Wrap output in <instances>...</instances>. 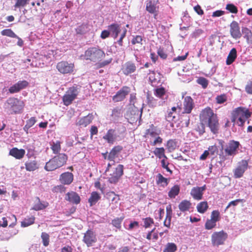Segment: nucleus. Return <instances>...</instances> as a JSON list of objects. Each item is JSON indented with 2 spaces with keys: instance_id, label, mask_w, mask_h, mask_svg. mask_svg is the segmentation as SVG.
Masks as SVG:
<instances>
[{
  "instance_id": "60",
  "label": "nucleus",
  "mask_w": 252,
  "mask_h": 252,
  "mask_svg": "<svg viewBox=\"0 0 252 252\" xmlns=\"http://www.w3.org/2000/svg\"><path fill=\"white\" fill-rule=\"evenodd\" d=\"M203 122H201L199 124H198L197 125V126L195 128V130L196 131H198L199 134H202L205 132V125L203 123Z\"/></svg>"
},
{
  "instance_id": "51",
  "label": "nucleus",
  "mask_w": 252,
  "mask_h": 252,
  "mask_svg": "<svg viewBox=\"0 0 252 252\" xmlns=\"http://www.w3.org/2000/svg\"><path fill=\"white\" fill-rule=\"evenodd\" d=\"M165 93L166 91L163 87L157 88L154 91V94L159 98H162Z\"/></svg>"
},
{
  "instance_id": "57",
  "label": "nucleus",
  "mask_w": 252,
  "mask_h": 252,
  "mask_svg": "<svg viewBox=\"0 0 252 252\" xmlns=\"http://www.w3.org/2000/svg\"><path fill=\"white\" fill-rule=\"evenodd\" d=\"M147 103L149 106L154 107H155L157 103V100L154 97L149 95H147Z\"/></svg>"
},
{
  "instance_id": "49",
  "label": "nucleus",
  "mask_w": 252,
  "mask_h": 252,
  "mask_svg": "<svg viewBox=\"0 0 252 252\" xmlns=\"http://www.w3.org/2000/svg\"><path fill=\"white\" fill-rule=\"evenodd\" d=\"M43 245L45 247H47L49 244L50 236L46 232H42L41 235Z\"/></svg>"
},
{
  "instance_id": "47",
  "label": "nucleus",
  "mask_w": 252,
  "mask_h": 252,
  "mask_svg": "<svg viewBox=\"0 0 252 252\" xmlns=\"http://www.w3.org/2000/svg\"><path fill=\"white\" fill-rule=\"evenodd\" d=\"M88 30V27L87 24H83L77 27L75 29L77 34H82L85 33Z\"/></svg>"
},
{
  "instance_id": "37",
  "label": "nucleus",
  "mask_w": 252,
  "mask_h": 252,
  "mask_svg": "<svg viewBox=\"0 0 252 252\" xmlns=\"http://www.w3.org/2000/svg\"><path fill=\"white\" fill-rule=\"evenodd\" d=\"M177 141L176 139H169L167 141L166 148L169 152H173L177 148Z\"/></svg>"
},
{
  "instance_id": "2",
  "label": "nucleus",
  "mask_w": 252,
  "mask_h": 252,
  "mask_svg": "<svg viewBox=\"0 0 252 252\" xmlns=\"http://www.w3.org/2000/svg\"><path fill=\"white\" fill-rule=\"evenodd\" d=\"M24 102L14 97L8 98L3 105L4 112L7 115L20 114L24 107Z\"/></svg>"
},
{
  "instance_id": "14",
  "label": "nucleus",
  "mask_w": 252,
  "mask_h": 252,
  "mask_svg": "<svg viewBox=\"0 0 252 252\" xmlns=\"http://www.w3.org/2000/svg\"><path fill=\"white\" fill-rule=\"evenodd\" d=\"M130 89L127 86L123 87L117 93L113 96V100L115 102H119L123 100L126 96L129 94Z\"/></svg>"
},
{
  "instance_id": "11",
  "label": "nucleus",
  "mask_w": 252,
  "mask_h": 252,
  "mask_svg": "<svg viewBox=\"0 0 252 252\" xmlns=\"http://www.w3.org/2000/svg\"><path fill=\"white\" fill-rule=\"evenodd\" d=\"M83 242L88 247H91L97 241L96 236L92 229H88L85 233L83 238Z\"/></svg>"
},
{
  "instance_id": "21",
  "label": "nucleus",
  "mask_w": 252,
  "mask_h": 252,
  "mask_svg": "<svg viewBox=\"0 0 252 252\" xmlns=\"http://www.w3.org/2000/svg\"><path fill=\"white\" fill-rule=\"evenodd\" d=\"M66 200L75 204H79L81 201L79 195L74 191L67 193L66 194Z\"/></svg>"
},
{
  "instance_id": "32",
  "label": "nucleus",
  "mask_w": 252,
  "mask_h": 252,
  "mask_svg": "<svg viewBox=\"0 0 252 252\" xmlns=\"http://www.w3.org/2000/svg\"><path fill=\"white\" fill-rule=\"evenodd\" d=\"M156 183L163 187L167 186L169 183V179L164 177L160 173L157 175Z\"/></svg>"
},
{
  "instance_id": "26",
  "label": "nucleus",
  "mask_w": 252,
  "mask_h": 252,
  "mask_svg": "<svg viewBox=\"0 0 252 252\" xmlns=\"http://www.w3.org/2000/svg\"><path fill=\"white\" fill-rule=\"evenodd\" d=\"M122 150L123 147L121 146H117L113 147L108 156V159L110 161L114 160L117 156L118 153Z\"/></svg>"
},
{
  "instance_id": "7",
  "label": "nucleus",
  "mask_w": 252,
  "mask_h": 252,
  "mask_svg": "<svg viewBox=\"0 0 252 252\" xmlns=\"http://www.w3.org/2000/svg\"><path fill=\"white\" fill-rule=\"evenodd\" d=\"M79 88L76 86L69 87L63 96V101L65 106H68L77 98Z\"/></svg>"
},
{
  "instance_id": "59",
  "label": "nucleus",
  "mask_w": 252,
  "mask_h": 252,
  "mask_svg": "<svg viewBox=\"0 0 252 252\" xmlns=\"http://www.w3.org/2000/svg\"><path fill=\"white\" fill-rule=\"evenodd\" d=\"M166 119L168 121L176 122L177 118V114L174 113L172 112L169 111L167 116H166Z\"/></svg>"
},
{
  "instance_id": "35",
  "label": "nucleus",
  "mask_w": 252,
  "mask_h": 252,
  "mask_svg": "<svg viewBox=\"0 0 252 252\" xmlns=\"http://www.w3.org/2000/svg\"><path fill=\"white\" fill-rule=\"evenodd\" d=\"M208 208L209 206L207 201L200 202L196 206L197 211L200 214H204Z\"/></svg>"
},
{
  "instance_id": "25",
  "label": "nucleus",
  "mask_w": 252,
  "mask_h": 252,
  "mask_svg": "<svg viewBox=\"0 0 252 252\" xmlns=\"http://www.w3.org/2000/svg\"><path fill=\"white\" fill-rule=\"evenodd\" d=\"M48 205L49 203L47 202L43 201L41 202L39 197H37L32 209L35 211H39L46 208Z\"/></svg>"
},
{
  "instance_id": "48",
  "label": "nucleus",
  "mask_w": 252,
  "mask_h": 252,
  "mask_svg": "<svg viewBox=\"0 0 252 252\" xmlns=\"http://www.w3.org/2000/svg\"><path fill=\"white\" fill-rule=\"evenodd\" d=\"M216 222L211 219H207L205 224V228L207 230H211L216 226Z\"/></svg>"
},
{
  "instance_id": "33",
  "label": "nucleus",
  "mask_w": 252,
  "mask_h": 252,
  "mask_svg": "<svg viewBox=\"0 0 252 252\" xmlns=\"http://www.w3.org/2000/svg\"><path fill=\"white\" fill-rule=\"evenodd\" d=\"M106 198L112 203H117L120 200L119 195L114 191H109L106 194Z\"/></svg>"
},
{
  "instance_id": "5",
  "label": "nucleus",
  "mask_w": 252,
  "mask_h": 252,
  "mask_svg": "<svg viewBox=\"0 0 252 252\" xmlns=\"http://www.w3.org/2000/svg\"><path fill=\"white\" fill-rule=\"evenodd\" d=\"M126 133V128L124 126H118L116 129H109L103 138L108 143L113 144L117 138L120 140L123 139Z\"/></svg>"
},
{
  "instance_id": "46",
  "label": "nucleus",
  "mask_w": 252,
  "mask_h": 252,
  "mask_svg": "<svg viewBox=\"0 0 252 252\" xmlns=\"http://www.w3.org/2000/svg\"><path fill=\"white\" fill-rule=\"evenodd\" d=\"M51 149L54 154H57L59 153L61 149V142L59 141H57L56 142H53L51 145Z\"/></svg>"
},
{
  "instance_id": "34",
  "label": "nucleus",
  "mask_w": 252,
  "mask_h": 252,
  "mask_svg": "<svg viewBox=\"0 0 252 252\" xmlns=\"http://www.w3.org/2000/svg\"><path fill=\"white\" fill-rule=\"evenodd\" d=\"M153 153L158 158H167V156L165 154V149L163 147L156 148L153 151Z\"/></svg>"
},
{
  "instance_id": "18",
  "label": "nucleus",
  "mask_w": 252,
  "mask_h": 252,
  "mask_svg": "<svg viewBox=\"0 0 252 252\" xmlns=\"http://www.w3.org/2000/svg\"><path fill=\"white\" fill-rule=\"evenodd\" d=\"M194 107V103L192 98L187 96L184 98L183 101V113L189 114L191 112L192 110Z\"/></svg>"
},
{
  "instance_id": "58",
  "label": "nucleus",
  "mask_w": 252,
  "mask_h": 252,
  "mask_svg": "<svg viewBox=\"0 0 252 252\" xmlns=\"http://www.w3.org/2000/svg\"><path fill=\"white\" fill-rule=\"evenodd\" d=\"M112 61V58H110L108 60H105L101 62H98L96 63L97 68L103 67L109 64H110Z\"/></svg>"
},
{
  "instance_id": "4",
  "label": "nucleus",
  "mask_w": 252,
  "mask_h": 252,
  "mask_svg": "<svg viewBox=\"0 0 252 252\" xmlns=\"http://www.w3.org/2000/svg\"><path fill=\"white\" fill-rule=\"evenodd\" d=\"M67 156L64 153H59L46 163L44 169L47 171H52L59 168L66 163Z\"/></svg>"
},
{
  "instance_id": "38",
  "label": "nucleus",
  "mask_w": 252,
  "mask_h": 252,
  "mask_svg": "<svg viewBox=\"0 0 252 252\" xmlns=\"http://www.w3.org/2000/svg\"><path fill=\"white\" fill-rule=\"evenodd\" d=\"M14 1L15 2L14 7L16 9L26 7L29 4L31 0H14Z\"/></svg>"
},
{
  "instance_id": "30",
  "label": "nucleus",
  "mask_w": 252,
  "mask_h": 252,
  "mask_svg": "<svg viewBox=\"0 0 252 252\" xmlns=\"http://www.w3.org/2000/svg\"><path fill=\"white\" fill-rule=\"evenodd\" d=\"M191 203L190 201L184 200L182 201L179 204V209L182 212L189 211L191 208Z\"/></svg>"
},
{
  "instance_id": "31",
  "label": "nucleus",
  "mask_w": 252,
  "mask_h": 252,
  "mask_svg": "<svg viewBox=\"0 0 252 252\" xmlns=\"http://www.w3.org/2000/svg\"><path fill=\"white\" fill-rule=\"evenodd\" d=\"M158 135H159V133L157 132V127L154 126L153 124L150 126V127L146 129L145 133V137H146L149 136L154 137Z\"/></svg>"
},
{
  "instance_id": "24",
  "label": "nucleus",
  "mask_w": 252,
  "mask_h": 252,
  "mask_svg": "<svg viewBox=\"0 0 252 252\" xmlns=\"http://www.w3.org/2000/svg\"><path fill=\"white\" fill-rule=\"evenodd\" d=\"M25 168L28 171H34L38 169V162L36 160H30L25 163Z\"/></svg>"
},
{
  "instance_id": "54",
  "label": "nucleus",
  "mask_w": 252,
  "mask_h": 252,
  "mask_svg": "<svg viewBox=\"0 0 252 252\" xmlns=\"http://www.w3.org/2000/svg\"><path fill=\"white\" fill-rule=\"evenodd\" d=\"M167 158H162L161 160V165L163 168L165 169L166 170L169 172L170 174H172V171L168 167L169 164V162L167 160Z\"/></svg>"
},
{
  "instance_id": "22",
  "label": "nucleus",
  "mask_w": 252,
  "mask_h": 252,
  "mask_svg": "<svg viewBox=\"0 0 252 252\" xmlns=\"http://www.w3.org/2000/svg\"><path fill=\"white\" fill-rule=\"evenodd\" d=\"M9 154L16 159H21L24 157L25 151L23 149H18L17 148H13L10 150Z\"/></svg>"
},
{
  "instance_id": "56",
  "label": "nucleus",
  "mask_w": 252,
  "mask_h": 252,
  "mask_svg": "<svg viewBox=\"0 0 252 252\" xmlns=\"http://www.w3.org/2000/svg\"><path fill=\"white\" fill-rule=\"evenodd\" d=\"M216 102L218 104H222L227 100V96L225 94L217 95L216 97Z\"/></svg>"
},
{
  "instance_id": "29",
  "label": "nucleus",
  "mask_w": 252,
  "mask_h": 252,
  "mask_svg": "<svg viewBox=\"0 0 252 252\" xmlns=\"http://www.w3.org/2000/svg\"><path fill=\"white\" fill-rule=\"evenodd\" d=\"M237 58V51L235 48H232L229 52L226 61V64L230 65L232 64Z\"/></svg>"
},
{
  "instance_id": "3",
  "label": "nucleus",
  "mask_w": 252,
  "mask_h": 252,
  "mask_svg": "<svg viewBox=\"0 0 252 252\" xmlns=\"http://www.w3.org/2000/svg\"><path fill=\"white\" fill-rule=\"evenodd\" d=\"M252 112L248 108L244 107H238L231 112V121L241 127L244 126L247 119L251 117Z\"/></svg>"
},
{
  "instance_id": "19",
  "label": "nucleus",
  "mask_w": 252,
  "mask_h": 252,
  "mask_svg": "<svg viewBox=\"0 0 252 252\" xmlns=\"http://www.w3.org/2000/svg\"><path fill=\"white\" fill-rule=\"evenodd\" d=\"M239 145V142L238 141H230L225 149V153L228 156L235 155Z\"/></svg>"
},
{
  "instance_id": "6",
  "label": "nucleus",
  "mask_w": 252,
  "mask_h": 252,
  "mask_svg": "<svg viewBox=\"0 0 252 252\" xmlns=\"http://www.w3.org/2000/svg\"><path fill=\"white\" fill-rule=\"evenodd\" d=\"M105 56L104 52L98 47L89 48L84 53V57L86 60L93 62L100 61Z\"/></svg>"
},
{
  "instance_id": "8",
  "label": "nucleus",
  "mask_w": 252,
  "mask_h": 252,
  "mask_svg": "<svg viewBox=\"0 0 252 252\" xmlns=\"http://www.w3.org/2000/svg\"><path fill=\"white\" fill-rule=\"evenodd\" d=\"M227 238V233L223 230L214 232L211 235L212 244L215 247L222 245L224 244Z\"/></svg>"
},
{
  "instance_id": "40",
  "label": "nucleus",
  "mask_w": 252,
  "mask_h": 252,
  "mask_svg": "<svg viewBox=\"0 0 252 252\" xmlns=\"http://www.w3.org/2000/svg\"><path fill=\"white\" fill-rule=\"evenodd\" d=\"M155 229H156V228L155 227L154 228H153L152 230H151L147 233V234L146 236V238L148 240L150 241V240H153V241L155 242L158 239V234L157 232H155Z\"/></svg>"
},
{
  "instance_id": "28",
  "label": "nucleus",
  "mask_w": 252,
  "mask_h": 252,
  "mask_svg": "<svg viewBox=\"0 0 252 252\" xmlns=\"http://www.w3.org/2000/svg\"><path fill=\"white\" fill-rule=\"evenodd\" d=\"M108 29L110 33L113 35L114 38H116L121 31L120 25L116 23H113L108 26Z\"/></svg>"
},
{
  "instance_id": "62",
  "label": "nucleus",
  "mask_w": 252,
  "mask_h": 252,
  "mask_svg": "<svg viewBox=\"0 0 252 252\" xmlns=\"http://www.w3.org/2000/svg\"><path fill=\"white\" fill-rule=\"evenodd\" d=\"M162 141H163L162 138L160 136H158V137H156V138L155 139V140L153 141L150 142V144L152 146H154L157 145L161 144L162 143Z\"/></svg>"
},
{
  "instance_id": "41",
  "label": "nucleus",
  "mask_w": 252,
  "mask_h": 252,
  "mask_svg": "<svg viewBox=\"0 0 252 252\" xmlns=\"http://www.w3.org/2000/svg\"><path fill=\"white\" fill-rule=\"evenodd\" d=\"M124 219V217L115 218L112 220V224L115 227L117 228L119 230H120L121 229V223Z\"/></svg>"
},
{
  "instance_id": "53",
  "label": "nucleus",
  "mask_w": 252,
  "mask_h": 252,
  "mask_svg": "<svg viewBox=\"0 0 252 252\" xmlns=\"http://www.w3.org/2000/svg\"><path fill=\"white\" fill-rule=\"evenodd\" d=\"M225 9L230 13L233 14H236L238 11L237 7L232 3H228L226 4Z\"/></svg>"
},
{
  "instance_id": "20",
  "label": "nucleus",
  "mask_w": 252,
  "mask_h": 252,
  "mask_svg": "<svg viewBox=\"0 0 252 252\" xmlns=\"http://www.w3.org/2000/svg\"><path fill=\"white\" fill-rule=\"evenodd\" d=\"M59 180L63 184L69 185L73 180V175L69 172L63 173L60 175Z\"/></svg>"
},
{
  "instance_id": "23",
  "label": "nucleus",
  "mask_w": 252,
  "mask_h": 252,
  "mask_svg": "<svg viewBox=\"0 0 252 252\" xmlns=\"http://www.w3.org/2000/svg\"><path fill=\"white\" fill-rule=\"evenodd\" d=\"M93 120V115L89 114L87 116L81 118L78 120L76 125L80 126L86 127L92 122Z\"/></svg>"
},
{
  "instance_id": "43",
  "label": "nucleus",
  "mask_w": 252,
  "mask_h": 252,
  "mask_svg": "<svg viewBox=\"0 0 252 252\" xmlns=\"http://www.w3.org/2000/svg\"><path fill=\"white\" fill-rule=\"evenodd\" d=\"M122 116V112L119 108L117 107L112 110L111 116L114 120H116Z\"/></svg>"
},
{
  "instance_id": "15",
  "label": "nucleus",
  "mask_w": 252,
  "mask_h": 252,
  "mask_svg": "<svg viewBox=\"0 0 252 252\" xmlns=\"http://www.w3.org/2000/svg\"><path fill=\"white\" fill-rule=\"evenodd\" d=\"M206 189V186L205 185L201 187H193L191 189L190 195L194 200H201L203 198V192Z\"/></svg>"
},
{
  "instance_id": "10",
  "label": "nucleus",
  "mask_w": 252,
  "mask_h": 252,
  "mask_svg": "<svg viewBox=\"0 0 252 252\" xmlns=\"http://www.w3.org/2000/svg\"><path fill=\"white\" fill-rule=\"evenodd\" d=\"M56 68L62 74H71L74 71V64L62 61L57 63Z\"/></svg>"
},
{
  "instance_id": "36",
  "label": "nucleus",
  "mask_w": 252,
  "mask_h": 252,
  "mask_svg": "<svg viewBox=\"0 0 252 252\" xmlns=\"http://www.w3.org/2000/svg\"><path fill=\"white\" fill-rule=\"evenodd\" d=\"M180 188L179 185H176L171 188L168 192V195L170 198H174L180 192Z\"/></svg>"
},
{
  "instance_id": "42",
  "label": "nucleus",
  "mask_w": 252,
  "mask_h": 252,
  "mask_svg": "<svg viewBox=\"0 0 252 252\" xmlns=\"http://www.w3.org/2000/svg\"><path fill=\"white\" fill-rule=\"evenodd\" d=\"M244 37L246 39L248 43L252 42V32L250 30L245 28L243 30Z\"/></svg>"
},
{
  "instance_id": "45",
  "label": "nucleus",
  "mask_w": 252,
  "mask_h": 252,
  "mask_svg": "<svg viewBox=\"0 0 252 252\" xmlns=\"http://www.w3.org/2000/svg\"><path fill=\"white\" fill-rule=\"evenodd\" d=\"M177 247L176 244L173 243H168L163 252H175L177 251Z\"/></svg>"
},
{
  "instance_id": "1",
  "label": "nucleus",
  "mask_w": 252,
  "mask_h": 252,
  "mask_svg": "<svg viewBox=\"0 0 252 252\" xmlns=\"http://www.w3.org/2000/svg\"><path fill=\"white\" fill-rule=\"evenodd\" d=\"M200 119L201 122L207 124L212 133H218L220 127L219 120L212 109L209 107L203 109L200 114Z\"/></svg>"
},
{
  "instance_id": "61",
  "label": "nucleus",
  "mask_w": 252,
  "mask_h": 252,
  "mask_svg": "<svg viewBox=\"0 0 252 252\" xmlns=\"http://www.w3.org/2000/svg\"><path fill=\"white\" fill-rule=\"evenodd\" d=\"M52 191L54 192H64L65 191V188L63 185H58L54 187Z\"/></svg>"
},
{
  "instance_id": "55",
  "label": "nucleus",
  "mask_w": 252,
  "mask_h": 252,
  "mask_svg": "<svg viewBox=\"0 0 252 252\" xmlns=\"http://www.w3.org/2000/svg\"><path fill=\"white\" fill-rule=\"evenodd\" d=\"M143 221H144L143 226L146 228L151 227V225L152 224H153L154 223V220L150 217H148V218L143 219Z\"/></svg>"
},
{
  "instance_id": "50",
  "label": "nucleus",
  "mask_w": 252,
  "mask_h": 252,
  "mask_svg": "<svg viewBox=\"0 0 252 252\" xmlns=\"http://www.w3.org/2000/svg\"><path fill=\"white\" fill-rule=\"evenodd\" d=\"M197 83L200 85L203 89H206L209 84L208 80L203 77H199L196 80Z\"/></svg>"
},
{
  "instance_id": "39",
  "label": "nucleus",
  "mask_w": 252,
  "mask_h": 252,
  "mask_svg": "<svg viewBox=\"0 0 252 252\" xmlns=\"http://www.w3.org/2000/svg\"><path fill=\"white\" fill-rule=\"evenodd\" d=\"M35 217L31 216L25 218V219L21 221V226L23 227H28L34 223Z\"/></svg>"
},
{
  "instance_id": "44",
  "label": "nucleus",
  "mask_w": 252,
  "mask_h": 252,
  "mask_svg": "<svg viewBox=\"0 0 252 252\" xmlns=\"http://www.w3.org/2000/svg\"><path fill=\"white\" fill-rule=\"evenodd\" d=\"M1 34L3 36H7L12 38H18V36L10 29H5L1 32Z\"/></svg>"
},
{
  "instance_id": "16",
  "label": "nucleus",
  "mask_w": 252,
  "mask_h": 252,
  "mask_svg": "<svg viewBox=\"0 0 252 252\" xmlns=\"http://www.w3.org/2000/svg\"><path fill=\"white\" fill-rule=\"evenodd\" d=\"M137 67L131 61H128L122 65L121 71L125 75H128L135 72Z\"/></svg>"
},
{
  "instance_id": "63",
  "label": "nucleus",
  "mask_w": 252,
  "mask_h": 252,
  "mask_svg": "<svg viewBox=\"0 0 252 252\" xmlns=\"http://www.w3.org/2000/svg\"><path fill=\"white\" fill-rule=\"evenodd\" d=\"M16 84L20 90L26 88L29 85V83L26 80L18 81Z\"/></svg>"
},
{
  "instance_id": "12",
  "label": "nucleus",
  "mask_w": 252,
  "mask_h": 252,
  "mask_svg": "<svg viewBox=\"0 0 252 252\" xmlns=\"http://www.w3.org/2000/svg\"><path fill=\"white\" fill-rule=\"evenodd\" d=\"M248 162L246 160H242L239 162L238 165L234 171V177L239 178L243 176L244 172L247 169Z\"/></svg>"
},
{
  "instance_id": "64",
  "label": "nucleus",
  "mask_w": 252,
  "mask_h": 252,
  "mask_svg": "<svg viewBox=\"0 0 252 252\" xmlns=\"http://www.w3.org/2000/svg\"><path fill=\"white\" fill-rule=\"evenodd\" d=\"M36 122V120L35 117H31L30 119L26 121V125H27L28 126H30V127H31L35 124V123Z\"/></svg>"
},
{
  "instance_id": "13",
  "label": "nucleus",
  "mask_w": 252,
  "mask_h": 252,
  "mask_svg": "<svg viewBox=\"0 0 252 252\" xmlns=\"http://www.w3.org/2000/svg\"><path fill=\"white\" fill-rule=\"evenodd\" d=\"M158 0H149L147 1L146 3V10L150 13L154 14L155 18L158 15L159 9V6L158 5Z\"/></svg>"
},
{
  "instance_id": "17",
  "label": "nucleus",
  "mask_w": 252,
  "mask_h": 252,
  "mask_svg": "<svg viewBox=\"0 0 252 252\" xmlns=\"http://www.w3.org/2000/svg\"><path fill=\"white\" fill-rule=\"evenodd\" d=\"M230 33L231 36L234 39H239L241 37L242 34L237 22L233 21L230 24Z\"/></svg>"
},
{
  "instance_id": "9",
  "label": "nucleus",
  "mask_w": 252,
  "mask_h": 252,
  "mask_svg": "<svg viewBox=\"0 0 252 252\" xmlns=\"http://www.w3.org/2000/svg\"><path fill=\"white\" fill-rule=\"evenodd\" d=\"M124 174V166L119 164L108 177V182L111 184H116Z\"/></svg>"
},
{
  "instance_id": "27",
  "label": "nucleus",
  "mask_w": 252,
  "mask_h": 252,
  "mask_svg": "<svg viewBox=\"0 0 252 252\" xmlns=\"http://www.w3.org/2000/svg\"><path fill=\"white\" fill-rule=\"evenodd\" d=\"M101 198L100 194L96 191H93L90 198L88 199V202L90 206L92 207Z\"/></svg>"
},
{
  "instance_id": "52",
  "label": "nucleus",
  "mask_w": 252,
  "mask_h": 252,
  "mask_svg": "<svg viewBox=\"0 0 252 252\" xmlns=\"http://www.w3.org/2000/svg\"><path fill=\"white\" fill-rule=\"evenodd\" d=\"M220 213L218 210H213L211 214V219L214 221L217 222L220 220Z\"/></svg>"
}]
</instances>
